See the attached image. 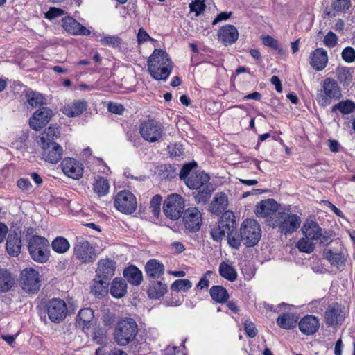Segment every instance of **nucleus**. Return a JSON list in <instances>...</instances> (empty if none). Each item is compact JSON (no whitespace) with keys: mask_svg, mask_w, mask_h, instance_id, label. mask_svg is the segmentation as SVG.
Segmentation results:
<instances>
[{"mask_svg":"<svg viewBox=\"0 0 355 355\" xmlns=\"http://www.w3.org/2000/svg\"><path fill=\"white\" fill-rule=\"evenodd\" d=\"M347 251L339 240L335 241V246L324 252V256L331 265H343L346 260Z\"/></svg>","mask_w":355,"mask_h":355,"instance_id":"6ab92c4d","label":"nucleus"},{"mask_svg":"<svg viewBox=\"0 0 355 355\" xmlns=\"http://www.w3.org/2000/svg\"><path fill=\"white\" fill-rule=\"evenodd\" d=\"M64 14V11L58 8L51 7L49 11L46 12L45 17L49 19H53L62 16Z\"/></svg>","mask_w":355,"mask_h":355,"instance_id":"13d9d810","label":"nucleus"},{"mask_svg":"<svg viewBox=\"0 0 355 355\" xmlns=\"http://www.w3.org/2000/svg\"><path fill=\"white\" fill-rule=\"evenodd\" d=\"M123 275L132 286H139L143 280V275L139 268H125Z\"/></svg>","mask_w":355,"mask_h":355,"instance_id":"72a5a7b5","label":"nucleus"},{"mask_svg":"<svg viewBox=\"0 0 355 355\" xmlns=\"http://www.w3.org/2000/svg\"><path fill=\"white\" fill-rule=\"evenodd\" d=\"M197 166V164L195 162L187 163L184 164L180 171V178L185 183L187 182V179L189 178L190 173Z\"/></svg>","mask_w":355,"mask_h":355,"instance_id":"8fccbe9b","label":"nucleus"},{"mask_svg":"<svg viewBox=\"0 0 355 355\" xmlns=\"http://www.w3.org/2000/svg\"><path fill=\"white\" fill-rule=\"evenodd\" d=\"M205 4L204 0H192L189 4L191 12H195L196 15H200L205 9Z\"/></svg>","mask_w":355,"mask_h":355,"instance_id":"603ef678","label":"nucleus"},{"mask_svg":"<svg viewBox=\"0 0 355 355\" xmlns=\"http://www.w3.org/2000/svg\"><path fill=\"white\" fill-rule=\"evenodd\" d=\"M61 166L64 173L68 177L78 180L83 176V164L73 158H65L61 162Z\"/></svg>","mask_w":355,"mask_h":355,"instance_id":"412c9836","label":"nucleus"},{"mask_svg":"<svg viewBox=\"0 0 355 355\" xmlns=\"http://www.w3.org/2000/svg\"><path fill=\"white\" fill-rule=\"evenodd\" d=\"M323 42L327 47L333 48L338 44V37L334 33L329 31L325 35Z\"/></svg>","mask_w":355,"mask_h":355,"instance_id":"6e6d98bb","label":"nucleus"},{"mask_svg":"<svg viewBox=\"0 0 355 355\" xmlns=\"http://www.w3.org/2000/svg\"><path fill=\"white\" fill-rule=\"evenodd\" d=\"M209 180L210 178L207 173L204 171H196L187 179L186 185L191 189L198 190L212 185Z\"/></svg>","mask_w":355,"mask_h":355,"instance_id":"4be33fe9","label":"nucleus"},{"mask_svg":"<svg viewBox=\"0 0 355 355\" xmlns=\"http://www.w3.org/2000/svg\"><path fill=\"white\" fill-rule=\"evenodd\" d=\"M17 187L21 189V190L23 191H28L29 190L31 189L32 188V184L30 182V181L26 179V178H20L18 181H17Z\"/></svg>","mask_w":355,"mask_h":355,"instance_id":"69168bd1","label":"nucleus"},{"mask_svg":"<svg viewBox=\"0 0 355 355\" xmlns=\"http://www.w3.org/2000/svg\"><path fill=\"white\" fill-rule=\"evenodd\" d=\"M162 201V197L159 194L155 195L150 200V209L155 216H158L160 214Z\"/></svg>","mask_w":355,"mask_h":355,"instance_id":"09e8293b","label":"nucleus"},{"mask_svg":"<svg viewBox=\"0 0 355 355\" xmlns=\"http://www.w3.org/2000/svg\"><path fill=\"white\" fill-rule=\"evenodd\" d=\"M184 206V198L180 195L172 193L165 199L163 211L167 218L175 220L182 216Z\"/></svg>","mask_w":355,"mask_h":355,"instance_id":"ddd939ff","label":"nucleus"},{"mask_svg":"<svg viewBox=\"0 0 355 355\" xmlns=\"http://www.w3.org/2000/svg\"><path fill=\"white\" fill-rule=\"evenodd\" d=\"M138 334V326L130 318L121 320L114 332L115 342L120 346H126L132 342Z\"/></svg>","mask_w":355,"mask_h":355,"instance_id":"39448f33","label":"nucleus"},{"mask_svg":"<svg viewBox=\"0 0 355 355\" xmlns=\"http://www.w3.org/2000/svg\"><path fill=\"white\" fill-rule=\"evenodd\" d=\"M48 316L53 322H60L67 316V309L64 302L61 299L53 298L46 304Z\"/></svg>","mask_w":355,"mask_h":355,"instance_id":"dca6fc26","label":"nucleus"},{"mask_svg":"<svg viewBox=\"0 0 355 355\" xmlns=\"http://www.w3.org/2000/svg\"><path fill=\"white\" fill-rule=\"evenodd\" d=\"M301 218L297 214L286 211H279L275 218L270 220V226L278 228L284 234H292L300 226Z\"/></svg>","mask_w":355,"mask_h":355,"instance_id":"423d86ee","label":"nucleus"},{"mask_svg":"<svg viewBox=\"0 0 355 355\" xmlns=\"http://www.w3.org/2000/svg\"><path fill=\"white\" fill-rule=\"evenodd\" d=\"M231 15H232V12H220V14H218L217 15V17L213 21L212 24L215 25V24H216L217 23L220 22L221 21L227 20V19H229L231 17Z\"/></svg>","mask_w":355,"mask_h":355,"instance_id":"774afa93","label":"nucleus"},{"mask_svg":"<svg viewBox=\"0 0 355 355\" xmlns=\"http://www.w3.org/2000/svg\"><path fill=\"white\" fill-rule=\"evenodd\" d=\"M198 190V192L194 197L195 201L198 204L205 205L209 200L214 188L213 185H211Z\"/></svg>","mask_w":355,"mask_h":355,"instance_id":"37998d69","label":"nucleus"},{"mask_svg":"<svg viewBox=\"0 0 355 355\" xmlns=\"http://www.w3.org/2000/svg\"><path fill=\"white\" fill-rule=\"evenodd\" d=\"M192 286V283L190 280L186 279H180L175 280L171 285V289L173 291H187Z\"/></svg>","mask_w":355,"mask_h":355,"instance_id":"a18cd8bd","label":"nucleus"},{"mask_svg":"<svg viewBox=\"0 0 355 355\" xmlns=\"http://www.w3.org/2000/svg\"><path fill=\"white\" fill-rule=\"evenodd\" d=\"M87 107L85 101H73L71 103L66 105L63 108V114L68 117H76L80 115Z\"/></svg>","mask_w":355,"mask_h":355,"instance_id":"7c9ffc66","label":"nucleus"},{"mask_svg":"<svg viewBox=\"0 0 355 355\" xmlns=\"http://www.w3.org/2000/svg\"><path fill=\"white\" fill-rule=\"evenodd\" d=\"M99 42L103 46L117 48L121 46L122 40L117 35H105L101 37Z\"/></svg>","mask_w":355,"mask_h":355,"instance_id":"c03bdc74","label":"nucleus"},{"mask_svg":"<svg viewBox=\"0 0 355 355\" xmlns=\"http://www.w3.org/2000/svg\"><path fill=\"white\" fill-rule=\"evenodd\" d=\"M279 205L274 199L262 200L256 205V216L258 218H264L270 226V220L275 218L279 211Z\"/></svg>","mask_w":355,"mask_h":355,"instance_id":"2eb2a0df","label":"nucleus"},{"mask_svg":"<svg viewBox=\"0 0 355 355\" xmlns=\"http://www.w3.org/2000/svg\"><path fill=\"white\" fill-rule=\"evenodd\" d=\"M63 28L70 34L75 35H89L91 32L71 17L62 19Z\"/></svg>","mask_w":355,"mask_h":355,"instance_id":"393cba45","label":"nucleus"},{"mask_svg":"<svg viewBox=\"0 0 355 355\" xmlns=\"http://www.w3.org/2000/svg\"><path fill=\"white\" fill-rule=\"evenodd\" d=\"M15 284V276L6 268H0V293L12 291Z\"/></svg>","mask_w":355,"mask_h":355,"instance_id":"c85d7f7f","label":"nucleus"},{"mask_svg":"<svg viewBox=\"0 0 355 355\" xmlns=\"http://www.w3.org/2000/svg\"><path fill=\"white\" fill-rule=\"evenodd\" d=\"M21 240L20 231L14 230L8 234L6 242V250L8 253L12 257H17L21 252Z\"/></svg>","mask_w":355,"mask_h":355,"instance_id":"cd10ccee","label":"nucleus"},{"mask_svg":"<svg viewBox=\"0 0 355 355\" xmlns=\"http://www.w3.org/2000/svg\"><path fill=\"white\" fill-rule=\"evenodd\" d=\"M51 248L58 254H64L70 248L69 241L63 236H57L51 242Z\"/></svg>","mask_w":355,"mask_h":355,"instance_id":"ea45409f","label":"nucleus"},{"mask_svg":"<svg viewBox=\"0 0 355 355\" xmlns=\"http://www.w3.org/2000/svg\"><path fill=\"white\" fill-rule=\"evenodd\" d=\"M337 77L340 82L348 83L351 80V76L347 68H338Z\"/></svg>","mask_w":355,"mask_h":355,"instance_id":"4d7b16f0","label":"nucleus"},{"mask_svg":"<svg viewBox=\"0 0 355 355\" xmlns=\"http://www.w3.org/2000/svg\"><path fill=\"white\" fill-rule=\"evenodd\" d=\"M342 58L347 63L355 61V50L351 46L345 47L341 53Z\"/></svg>","mask_w":355,"mask_h":355,"instance_id":"5fc2aeb1","label":"nucleus"},{"mask_svg":"<svg viewBox=\"0 0 355 355\" xmlns=\"http://www.w3.org/2000/svg\"><path fill=\"white\" fill-rule=\"evenodd\" d=\"M236 217L232 211H225L217 225L214 226L210 232L211 238L216 241L227 237V243L230 245V239L236 237Z\"/></svg>","mask_w":355,"mask_h":355,"instance_id":"7ed1b4c3","label":"nucleus"},{"mask_svg":"<svg viewBox=\"0 0 355 355\" xmlns=\"http://www.w3.org/2000/svg\"><path fill=\"white\" fill-rule=\"evenodd\" d=\"M171 156L182 157L184 155V151L181 145L175 144L170 150Z\"/></svg>","mask_w":355,"mask_h":355,"instance_id":"338daca9","label":"nucleus"},{"mask_svg":"<svg viewBox=\"0 0 355 355\" xmlns=\"http://www.w3.org/2000/svg\"><path fill=\"white\" fill-rule=\"evenodd\" d=\"M298 317L294 313H282L277 319V324L282 329H291L296 327Z\"/></svg>","mask_w":355,"mask_h":355,"instance_id":"c9c22d12","label":"nucleus"},{"mask_svg":"<svg viewBox=\"0 0 355 355\" xmlns=\"http://www.w3.org/2000/svg\"><path fill=\"white\" fill-rule=\"evenodd\" d=\"M139 133L144 140L150 143L159 142L164 135V126L155 120H147L140 124Z\"/></svg>","mask_w":355,"mask_h":355,"instance_id":"9b49d317","label":"nucleus"},{"mask_svg":"<svg viewBox=\"0 0 355 355\" xmlns=\"http://www.w3.org/2000/svg\"><path fill=\"white\" fill-rule=\"evenodd\" d=\"M328 63V55L326 50L318 48L313 51L309 56L311 67L317 71L323 70Z\"/></svg>","mask_w":355,"mask_h":355,"instance_id":"5701e85b","label":"nucleus"},{"mask_svg":"<svg viewBox=\"0 0 355 355\" xmlns=\"http://www.w3.org/2000/svg\"><path fill=\"white\" fill-rule=\"evenodd\" d=\"M93 190L99 197L105 196L109 193L110 184L107 180L98 176L93 184Z\"/></svg>","mask_w":355,"mask_h":355,"instance_id":"4c0bfd02","label":"nucleus"},{"mask_svg":"<svg viewBox=\"0 0 355 355\" xmlns=\"http://www.w3.org/2000/svg\"><path fill=\"white\" fill-rule=\"evenodd\" d=\"M262 42L265 46H269L278 51L279 54H284V50L279 47L277 40L270 35H266L262 37Z\"/></svg>","mask_w":355,"mask_h":355,"instance_id":"3c124183","label":"nucleus"},{"mask_svg":"<svg viewBox=\"0 0 355 355\" xmlns=\"http://www.w3.org/2000/svg\"><path fill=\"white\" fill-rule=\"evenodd\" d=\"M127 284L122 278H114L110 285V292L112 297L121 298L127 293Z\"/></svg>","mask_w":355,"mask_h":355,"instance_id":"2f4dec72","label":"nucleus"},{"mask_svg":"<svg viewBox=\"0 0 355 355\" xmlns=\"http://www.w3.org/2000/svg\"><path fill=\"white\" fill-rule=\"evenodd\" d=\"M25 98L33 107H41L44 104V96L36 91L28 89L25 93Z\"/></svg>","mask_w":355,"mask_h":355,"instance_id":"e433bc0d","label":"nucleus"},{"mask_svg":"<svg viewBox=\"0 0 355 355\" xmlns=\"http://www.w3.org/2000/svg\"><path fill=\"white\" fill-rule=\"evenodd\" d=\"M147 62L148 72L157 80H166L171 73L172 62L164 50L155 49Z\"/></svg>","mask_w":355,"mask_h":355,"instance_id":"f03ea898","label":"nucleus"},{"mask_svg":"<svg viewBox=\"0 0 355 355\" xmlns=\"http://www.w3.org/2000/svg\"><path fill=\"white\" fill-rule=\"evenodd\" d=\"M41 276L33 268H25L21 271L19 285L23 291L29 294L37 293L40 291Z\"/></svg>","mask_w":355,"mask_h":355,"instance_id":"1a4fd4ad","label":"nucleus"},{"mask_svg":"<svg viewBox=\"0 0 355 355\" xmlns=\"http://www.w3.org/2000/svg\"><path fill=\"white\" fill-rule=\"evenodd\" d=\"M73 257L83 264H92L97 258L95 248L86 239L77 238L73 246Z\"/></svg>","mask_w":355,"mask_h":355,"instance_id":"6e6552de","label":"nucleus"},{"mask_svg":"<svg viewBox=\"0 0 355 355\" xmlns=\"http://www.w3.org/2000/svg\"><path fill=\"white\" fill-rule=\"evenodd\" d=\"M302 231L304 236L327 245L334 241L332 231L324 230L313 220H306L303 224Z\"/></svg>","mask_w":355,"mask_h":355,"instance_id":"0eeeda50","label":"nucleus"},{"mask_svg":"<svg viewBox=\"0 0 355 355\" xmlns=\"http://www.w3.org/2000/svg\"><path fill=\"white\" fill-rule=\"evenodd\" d=\"M167 291V286L161 282H153L148 290V295L151 299L161 297Z\"/></svg>","mask_w":355,"mask_h":355,"instance_id":"a19ab883","label":"nucleus"},{"mask_svg":"<svg viewBox=\"0 0 355 355\" xmlns=\"http://www.w3.org/2000/svg\"><path fill=\"white\" fill-rule=\"evenodd\" d=\"M313 240L309 239L304 236L298 241L297 247L301 252L311 253L315 248V245L313 243Z\"/></svg>","mask_w":355,"mask_h":355,"instance_id":"49530a36","label":"nucleus"},{"mask_svg":"<svg viewBox=\"0 0 355 355\" xmlns=\"http://www.w3.org/2000/svg\"><path fill=\"white\" fill-rule=\"evenodd\" d=\"M228 205L227 196L224 193H216L213 200L209 205V211L216 215H219L225 211Z\"/></svg>","mask_w":355,"mask_h":355,"instance_id":"c756f323","label":"nucleus"},{"mask_svg":"<svg viewBox=\"0 0 355 355\" xmlns=\"http://www.w3.org/2000/svg\"><path fill=\"white\" fill-rule=\"evenodd\" d=\"M148 40H153V38L147 33L144 28H141L137 33V42L139 44H141Z\"/></svg>","mask_w":355,"mask_h":355,"instance_id":"0e129e2a","label":"nucleus"},{"mask_svg":"<svg viewBox=\"0 0 355 355\" xmlns=\"http://www.w3.org/2000/svg\"><path fill=\"white\" fill-rule=\"evenodd\" d=\"M346 316V311L344 306L335 303L327 307L324 313V320L329 327L339 326L343 324Z\"/></svg>","mask_w":355,"mask_h":355,"instance_id":"f3484780","label":"nucleus"},{"mask_svg":"<svg viewBox=\"0 0 355 355\" xmlns=\"http://www.w3.org/2000/svg\"><path fill=\"white\" fill-rule=\"evenodd\" d=\"M94 319V311L92 309L85 308L81 309L76 319V325L82 329H89L91 322Z\"/></svg>","mask_w":355,"mask_h":355,"instance_id":"473e14b6","label":"nucleus"},{"mask_svg":"<svg viewBox=\"0 0 355 355\" xmlns=\"http://www.w3.org/2000/svg\"><path fill=\"white\" fill-rule=\"evenodd\" d=\"M261 236V230L257 220L246 219L242 223L236 237L230 239V246L239 249L241 243L248 247L254 246L259 241Z\"/></svg>","mask_w":355,"mask_h":355,"instance_id":"f257e3e1","label":"nucleus"},{"mask_svg":"<svg viewBox=\"0 0 355 355\" xmlns=\"http://www.w3.org/2000/svg\"><path fill=\"white\" fill-rule=\"evenodd\" d=\"M146 274L152 278H159L164 274V268H146Z\"/></svg>","mask_w":355,"mask_h":355,"instance_id":"052dcab7","label":"nucleus"},{"mask_svg":"<svg viewBox=\"0 0 355 355\" xmlns=\"http://www.w3.org/2000/svg\"><path fill=\"white\" fill-rule=\"evenodd\" d=\"M244 329L247 334V335L251 338H254L256 336L257 334V329L253 322L249 320H246L244 322Z\"/></svg>","mask_w":355,"mask_h":355,"instance_id":"bf43d9fd","label":"nucleus"},{"mask_svg":"<svg viewBox=\"0 0 355 355\" xmlns=\"http://www.w3.org/2000/svg\"><path fill=\"white\" fill-rule=\"evenodd\" d=\"M183 223L186 230L191 232H196L200 230L202 223V214L197 207H189L183 216Z\"/></svg>","mask_w":355,"mask_h":355,"instance_id":"a211bd4d","label":"nucleus"},{"mask_svg":"<svg viewBox=\"0 0 355 355\" xmlns=\"http://www.w3.org/2000/svg\"><path fill=\"white\" fill-rule=\"evenodd\" d=\"M60 132L58 128L55 126L50 125L42 133V135L40 138V141L38 142L41 146L56 144L53 141L55 139L58 138Z\"/></svg>","mask_w":355,"mask_h":355,"instance_id":"f704fd0d","label":"nucleus"},{"mask_svg":"<svg viewBox=\"0 0 355 355\" xmlns=\"http://www.w3.org/2000/svg\"><path fill=\"white\" fill-rule=\"evenodd\" d=\"M338 110L343 114H349L355 110V103L350 100L341 101L331 108V112Z\"/></svg>","mask_w":355,"mask_h":355,"instance_id":"79ce46f5","label":"nucleus"},{"mask_svg":"<svg viewBox=\"0 0 355 355\" xmlns=\"http://www.w3.org/2000/svg\"><path fill=\"white\" fill-rule=\"evenodd\" d=\"M43 148L42 156L46 162L51 164L58 163L62 157V148L58 144H51L42 146Z\"/></svg>","mask_w":355,"mask_h":355,"instance_id":"a878e982","label":"nucleus"},{"mask_svg":"<svg viewBox=\"0 0 355 355\" xmlns=\"http://www.w3.org/2000/svg\"><path fill=\"white\" fill-rule=\"evenodd\" d=\"M52 115V110L46 107L36 110L29 119L30 127L35 130H40L49 123Z\"/></svg>","mask_w":355,"mask_h":355,"instance_id":"aec40b11","label":"nucleus"},{"mask_svg":"<svg viewBox=\"0 0 355 355\" xmlns=\"http://www.w3.org/2000/svg\"><path fill=\"white\" fill-rule=\"evenodd\" d=\"M211 272L207 271L200 279L197 288L200 289H204L208 288L209 285V277L211 275Z\"/></svg>","mask_w":355,"mask_h":355,"instance_id":"680f3d73","label":"nucleus"},{"mask_svg":"<svg viewBox=\"0 0 355 355\" xmlns=\"http://www.w3.org/2000/svg\"><path fill=\"white\" fill-rule=\"evenodd\" d=\"M218 40L227 46L236 42L239 37V32L234 26L225 25L218 30Z\"/></svg>","mask_w":355,"mask_h":355,"instance_id":"bb28decb","label":"nucleus"},{"mask_svg":"<svg viewBox=\"0 0 355 355\" xmlns=\"http://www.w3.org/2000/svg\"><path fill=\"white\" fill-rule=\"evenodd\" d=\"M341 96V91L337 82L327 78L324 80L322 89L317 95V101L320 105L327 106L330 105L331 99L338 100Z\"/></svg>","mask_w":355,"mask_h":355,"instance_id":"f8f14e48","label":"nucleus"},{"mask_svg":"<svg viewBox=\"0 0 355 355\" xmlns=\"http://www.w3.org/2000/svg\"><path fill=\"white\" fill-rule=\"evenodd\" d=\"M320 324L317 317L312 315H307L302 318L298 322L300 331L306 336L313 335L316 333Z\"/></svg>","mask_w":355,"mask_h":355,"instance_id":"b1692460","label":"nucleus"},{"mask_svg":"<svg viewBox=\"0 0 355 355\" xmlns=\"http://www.w3.org/2000/svg\"><path fill=\"white\" fill-rule=\"evenodd\" d=\"M28 249L31 257L39 263L48 261L51 255L50 243L48 239L39 235H33L28 241Z\"/></svg>","mask_w":355,"mask_h":355,"instance_id":"20e7f679","label":"nucleus"},{"mask_svg":"<svg viewBox=\"0 0 355 355\" xmlns=\"http://www.w3.org/2000/svg\"><path fill=\"white\" fill-rule=\"evenodd\" d=\"M114 206L119 211L125 214H130L137 209V199L130 191L127 190L121 191L115 197Z\"/></svg>","mask_w":355,"mask_h":355,"instance_id":"4468645a","label":"nucleus"},{"mask_svg":"<svg viewBox=\"0 0 355 355\" xmlns=\"http://www.w3.org/2000/svg\"><path fill=\"white\" fill-rule=\"evenodd\" d=\"M220 275L226 279L234 282L236 279L237 273L234 268H219Z\"/></svg>","mask_w":355,"mask_h":355,"instance_id":"864d4df0","label":"nucleus"},{"mask_svg":"<svg viewBox=\"0 0 355 355\" xmlns=\"http://www.w3.org/2000/svg\"><path fill=\"white\" fill-rule=\"evenodd\" d=\"M108 110L114 114H121L124 111V107L121 104L110 103L108 105Z\"/></svg>","mask_w":355,"mask_h":355,"instance_id":"e2e57ef3","label":"nucleus"},{"mask_svg":"<svg viewBox=\"0 0 355 355\" xmlns=\"http://www.w3.org/2000/svg\"><path fill=\"white\" fill-rule=\"evenodd\" d=\"M96 278L92 287L91 292L97 297L101 298L107 293V288L110 278L114 275V268H98L96 270Z\"/></svg>","mask_w":355,"mask_h":355,"instance_id":"9d476101","label":"nucleus"},{"mask_svg":"<svg viewBox=\"0 0 355 355\" xmlns=\"http://www.w3.org/2000/svg\"><path fill=\"white\" fill-rule=\"evenodd\" d=\"M211 298L218 303H224L227 301L229 294L227 291L222 286H214L209 291Z\"/></svg>","mask_w":355,"mask_h":355,"instance_id":"58836bf2","label":"nucleus"},{"mask_svg":"<svg viewBox=\"0 0 355 355\" xmlns=\"http://www.w3.org/2000/svg\"><path fill=\"white\" fill-rule=\"evenodd\" d=\"M351 5V0H334L331 4L333 10L337 12H345Z\"/></svg>","mask_w":355,"mask_h":355,"instance_id":"de8ad7c7","label":"nucleus"}]
</instances>
